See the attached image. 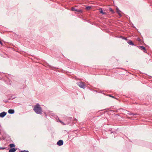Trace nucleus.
Returning <instances> with one entry per match:
<instances>
[{"label":"nucleus","mask_w":152,"mask_h":152,"mask_svg":"<svg viewBox=\"0 0 152 152\" xmlns=\"http://www.w3.org/2000/svg\"><path fill=\"white\" fill-rule=\"evenodd\" d=\"M33 110L37 114H40L42 113V109L39 103L37 104L34 106Z\"/></svg>","instance_id":"nucleus-1"},{"label":"nucleus","mask_w":152,"mask_h":152,"mask_svg":"<svg viewBox=\"0 0 152 152\" xmlns=\"http://www.w3.org/2000/svg\"><path fill=\"white\" fill-rule=\"evenodd\" d=\"M77 85L81 88L84 89L85 88V83L82 81L78 82L77 83Z\"/></svg>","instance_id":"nucleus-2"},{"label":"nucleus","mask_w":152,"mask_h":152,"mask_svg":"<svg viewBox=\"0 0 152 152\" xmlns=\"http://www.w3.org/2000/svg\"><path fill=\"white\" fill-rule=\"evenodd\" d=\"M71 9H72V10L75 11L76 12H78L81 13L82 12V10H78V9H76V8H75L74 7H72L71 8Z\"/></svg>","instance_id":"nucleus-3"},{"label":"nucleus","mask_w":152,"mask_h":152,"mask_svg":"<svg viewBox=\"0 0 152 152\" xmlns=\"http://www.w3.org/2000/svg\"><path fill=\"white\" fill-rule=\"evenodd\" d=\"M63 143L64 142L62 140H60L57 142V144L59 146H61L63 145Z\"/></svg>","instance_id":"nucleus-4"},{"label":"nucleus","mask_w":152,"mask_h":152,"mask_svg":"<svg viewBox=\"0 0 152 152\" xmlns=\"http://www.w3.org/2000/svg\"><path fill=\"white\" fill-rule=\"evenodd\" d=\"M7 114V113L3 112L0 113V117L3 118Z\"/></svg>","instance_id":"nucleus-5"},{"label":"nucleus","mask_w":152,"mask_h":152,"mask_svg":"<svg viewBox=\"0 0 152 152\" xmlns=\"http://www.w3.org/2000/svg\"><path fill=\"white\" fill-rule=\"evenodd\" d=\"M139 49H141L144 52H146V50L145 47L143 46H140L139 47Z\"/></svg>","instance_id":"nucleus-6"},{"label":"nucleus","mask_w":152,"mask_h":152,"mask_svg":"<svg viewBox=\"0 0 152 152\" xmlns=\"http://www.w3.org/2000/svg\"><path fill=\"white\" fill-rule=\"evenodd\" d=\"M15 112L14 110L13 109H10L8 111V113L10 114H13Z\"/></svg>","instance_id":"nucleus-7"},{"label":"nucleus","mask_w":152,"mask_h":152,"mask_svg":"<svg viewBox=\"0 0 152 152\" xmlns=\"http://www.w3.org/2000/svg\"><path fill=\"white\" fill-rule=\"evenodd\" d=\"M16 151L15 148H11L9 150V152H14Z\"/></svg>","instance_id":"nucleus-8"},{"label":"nucleus","mask_w":152,"mask_h":152,"mask_svg":"<svg viewBox=\"0 0 152 152\" xmlns=\"http://www.w3.org/2000/svg\"><path fill=\"white\" fill-rule=\"evenodd\" d=\"M129 115H138V114L136 113H127Z\"/></svg>","instance_id":"nucleus-9"},{"label":"nucleus","mask_w":152,"mask_h":152,"mask_svg":"<svg viewBox=\"0 0 152 152\" xmlns=\"http://www.w3.org/2000/svg\"><path fill=\"white\" fill-rule=\"evenodd\" d=\"M116 11L117 12L118 14L120 16H121V14L120 13V11L119 10L118 8H117L116 9Z\"/></svg>","instance_id":"nucleus-10"},{"label":"nucleus","mask_w":152,"mask_h":152,"mask_svg":"<svg viewBox=\"0 0 152 152\" xmlns=\"http://www.w3.org/2000/svg\"><path fill=\"white\" fill-rule=\"evenodd\" d=\"M128 43L130 45H134V43L131 40H129L128 42Z\"/></svg>","instance_id":"nucleus-11"},{"label":"nucleus","mask_w":152,"mask_h":152,"mask_svg":"<svg viewBox=\"0 0 152 152\" xmlns=\"http://www.w3.org/2000/svg\"><path fill=\"white\" fill-rule=\"evenodd\" d=\"M9 146L11 148L15 147V145L14 144H10Z\"/></svg>","instance_id":"nucleus-12"},{"label":"nucleus","mask_w":152,"mask_h":152,"mask_svg":"<svg viewBox=\"0 0 152 152\" xmlns=\"http://www.w3.org/2000/svg\"><path fill=\"white\" fill-rule=\"evenodd\" d=\"M91 6H87L86 7V9L87 10H89L91 9Z\"/></svg>","instance_id":"nucleus-13"},{"label":"nucleus","mask_w":152,"mask_h":152,"mask_svg":"<svg viewBox=\"0 0 152 152\" xmlns=\"http://www.w3.org/2000/svg\"><path fill=\"white\" fill-rule=\"evenodd\" d=\"M100 12L103 15H105L106 14V12H103L102 9H101V11H100Z\"/></svg>","instance_id":"nucleus-14"},{"label":"nucleus","mask_w":152,"mask_h":152,"mask_svg":"<svg viewBox=\"0 0 152 152\" xmlns=\"http://www.w3.org/2000/svg\"><path fill=\"white\" fill-rule=\"evenodd\" d=\"M109 10L112 13H114V12L113 10L111 8H109Z\"/></svg>","instance_id":"nucleus-15"},{"label":"nucleus","mask_w":152,"mask_h":152,"mask_svg":"<svg viewBox=\"0 0 152 152\" xmlns=\"http://www.w3.org/2000/svg\"><path fill=\"white\" fill-rule=\"evenodd\" d=\"M6 148H5V147H0V150H4V149H6Z\"/></svg>","instance_id":"nucleus-16"},{"label":"nucleus","mask_w":152,"mask_h":152,"mask_svg":"<svg viewBox=\"0 0 152 152\" xmlns=\"http://www.w3.org/2000/svg\"><path fill=\"white\" fill-rule=\"evenodd\" d=\"M19 152H29L28 151L23 150V151H19Z\"/></svg>","instance_id":"nucleus-17"},{"label":"nucleus","mask_w":152,"mask_h":152,"mask_svg":"<svg viewBox=\"0 0 152 152\" xmlns=\"http://www.w3.org/2000/svg\"><path fill=\"white\" fill-rule=\"evenodd\" d=\"M121 37L122 38V39H125V40H127V39L126 38L124 37H122V36H121Z\"/></svg>","instance_id":"nucleus-18"},{"label":"nucleus","mask_w":152,"mask_h":152,"mask_svg":"<svg viewBox=\"0 0 152 152\" xmlns=\"http://www.w3.org/2000/svg\"><path fill=\"white\" fill-rule=\"evenodd\" d=\"M68 119L71 121L72 120V117H69L68 118Z\"/></svg>","instance_id":"nucleus-19"},{"label":"nucleus","mask_w":152,"mask_h":152,"mask_svg":"<svg viewBox=\"0 0 152 152\" xmlns=\"http://www.w3.org/2000/svg\"><path fill=\"white\" fill-rule=\"evenodd\" d=\"M109 96L110 97H112V98H114V96H113L111 95H110Z\"/></svg>","instance_id":"nucleus-20"},{"label":"nucleus","mask_w":152,"mask_h":152,"mask_svg":"<svg viewBox=\"0 0 152 152\" xmlns=\"http://www.w3.org/2000/svg\"><path fill=\"white\" fill-rule=\"evenodd\" d=\"M0 44L1 45H3V43L0 41Z\"/></svg>","instance_id":"nucleus-21"},{"label":"nucleus","mask_w":152,"mask_h":152,"mask_svg":"<svg viewBox=\"0 0 152 152\" xmlns=\"http://www.w3.org/2000/svg\"><path fill=\"white\" fill-rule=\"evenodd\" d=\"M59 121L60 122H61V123L62 124V123H63V122H62L61 121L59 120Z\"/></svg>","instance_id":"nucleus-22"},{"label":"nucleus","mask_w":152,"mask_h":152,"mask_svg":"<svg viewBox=\"0 0 152 152\" xmlns=\"http://www.w3.org/2000/svg\"><path fill=\"white\" fill-rule=\"evenodd\" d=\"M75 120L76 121L77 120L76 119H75L74 120Z\"/></svg>","instance_id":"nucleus-23"},{"label":"nucleus","mask_w":152,"mask_h":152,"mask_svg":"<svg viewBox=\"0 0 152 152\" xmlns=\"http://www.w3.org/2000/svg\"><path fill=\"white\" fill-rule=\"evenodd\" d=\"M45 116L46 117L47 116V115H46V113H45Z\"/></svg>","instance_id":"nucleus-24"},{"label":"nucleus","mask_w":152,"mask_h":152,"mask_svg":"<svg viewBox=\"0 0 152 152\" xmlns=\"http://www.w3.org/2000/svg\"><path fill=\"white\" fill-rule=\"evenodd\" d=\"M48 67H49V65H48Z\"/></svg>","instance_id":"nucleus-25"},{"label":"nucleus","mask_w":152,"mask_h":152,"mask_svg":"<svg viewBox=\"0 0 152 152\" xmlns=\"http://www.w3.org/2000/svg\"><path fill=\"white\" fill-rule=\"evenodd\" d=\"M113 133V132H111V133Z\"/></svg>","instance_id":"nucleus-26"},{"label":"nucleus","mask_w":152,"mask_h":152,"mask_svg":"<svg viewBox=\"0 0 152 152\" xmlns=\"http://www.w3.org/2000/svg\"><path fill=\"white\" fill-rule=\"evenodd\" d=\"M113 133H114V134L115 133V132H113Z\"/></svg>","instance_id":"nucleus-27"}]
</instances>
